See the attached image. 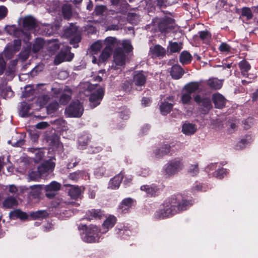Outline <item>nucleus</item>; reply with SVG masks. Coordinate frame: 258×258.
<instances>
[{
  "mask_svg": "<svg viewBox=\"0 0 258 258\" xmlns=\"http://www.w3.org/2000/svg\"><path fill=\"white\" fill-rule=\"evenodd\" d=\"M192 203L185 200L180 203L177 201L175 198H171L166 200L161 205L158 211L156 212V217L159 219H164L175 214L178 211L186 209V207Z\"/></svg>",
  "mask_w": 258,
  "mask_h": 258,
  "instance_id": "nucleus-1",
  "label": "nucleus"
},
{
  "mask_svg": "<svg viewBox=\"0 0 258 258\" xmlns=\"http://www.w3.org/2000/svg\"><path fill=\"white\" fill-rule=\"evenodd\" d=\"M18 22L20 26H22L23 31L14 26L9 27L8 31L10 34L16 37L21 38L24 42H27L30 39V32H32L36 26V20L32 17L28 16L20 18Z\"/></svg>",
  "mask_w": 258,
  "mask_h": 258,
  "instance_id": "nucleus-2",
  "label": "nucleus"
},
{
  "mask_svg": "<svg viewBox=\"0 0 258 258\" xmlns=\"http://www.w3.org/2000/svg\"><path fill=\"white\" fill-rule=\"evenodd\" d=\"M184 168L182 160L175 158L169 161L163 167V175L166 177H170L177 174Z\"/></svg>",
  "mask_w": 258,
  "mask_h": 258,
  "instance_id": "nucleus-3",
  "label": "nucleus"
},
{
  "mask_svg": "<svg viewBox=\"0 0 258 258\" xmlns=\"http://www.w3.org/2000/svg\"><path fill=\"white\" fill-rule=\"evenodd\" d=\"M81 228L84 230L82 233V238L86 242L92 243L98 242L99 240L101 230H99L98 227L95 225L86 226L82 225Z\"/></svg>",
  "mask_w": 258,
  "mask_h": 258,
  "instance_id": "nucleus-4",
  "label": "nucleus"
},
{
  "mask_svg": "<svg viewBox=\"0 0 258 258\" xmlns=\"http://www.w3.org/2000/svg\"><path fill=\"white\" fill-rule=\"evenodd\" d=\"M126 60V56L122 50L121 49H116L113 54V63L110 71L115 74L120 73L124 67Z\"/></svg>",
  "mask_w": 258,
  "mask_h": 258,
  "instance_id": "nucleus-5",
  "label": "nucleus"
},
{
  "mask_svg": "<svg viewBox=\"0 0 258 258\" xmlns=\"http://www.w3.org/2000/svg\"><path fill=\"white\" fill-rule=\"evenodd\" d=\"M61 184L55 181H52L49 184L46 185H38L35 186L33 189V192H36L39 194L40 190L44 189L46 192L45 195L48 198H53L60 189Z\"/></svg>",
  "mask_w": 258,
  "mask_h": 258,
  "instance_id": "nucleus-6",
  "label": "nucleus"
},
{
  "mask_svg": "<svg viewBox=\"0 0 258 258\" xmlns=\"http://www.w3.org/2000/svg\"><path fill=\"white\" fill-rule=\"evenodd\" d=\"M55 167V163L51 160L47 161L43 163L38 168V171L39 174L35 171H31L28 174V178L31 180H36L41 175L45 172L52 171Z\"/></svg>",
  "mask_w": 258,
  "mask_h": 258,
  "instance_id": "nucleus-7",
  "label": "nucleus"
},
{
  "mask_svg": "<svg viewBox=\"0 0 258 258\" xmlns=\"http://www.w3.org/2000/svg\"><path fill=\"white\" fill-rule=\"evenodd\" d=\"M84 108L78 100L73 102L66 108L65 113L69 117H79L83 112Z\"/></svg>",
  "mask_w": 258,
  "mask_h": 258,
  "instance_id": "nucleus-8",
  "label": "nucleus"
},
{
  "mask_svg": "<svg viewBox=\"0 0 258 258\" xmlns=\"http://www.w3.org/2000/svg\"><path fill=\"white\" fill-rule=\"evenodd\" d=\"M147 80V75L143 71L135 72L133 76L131 85L137 90L143 89Z\"/></svg>",
  "mask_w": 258,
  "mask_h": 258,
  "instance_id": "nucleus-9",
  "label": "nucleus"
},
{
  "mask_svg": "<svg viewBox=\"0 0 258 258\" xmlns=\"http://www.w3.org/2000/svg\"><path fill=\"white\" fill-rule=\"evenodd\" d=\"M74 57V54L70 52V49H66L62 50L55 57L54 63L58 65L64 61H71Z\"/></svg>",
  "mask_w": 258,
  "mask_h": 258,
  "instance_id": "nucleus-10",
  "label": "nucleus"
},
{
  "mask_svg": "<svg viewBox=\"0 0 258 258\" xmlns=\"http://www.w3.org/2000/svg\"><path fill=\"white\" fill-rule=\"evenodd\" d=\"M104 89L99 88L96 91L91 94L89 100L90 105L92 107H95L98 105L104 96Z\"/></svg>",
  "mask_w": 258,
  "mask_h": 258,
  "instance_id": "nucleus-11",
  "label": "nucleus"
},
{
  "mask_svg": "<svg viewBox=\"0 0 258 258\" xmlns=\"http://www.w3.org/2000/svg\"><path fill=\"white\" fill-rule=\"evenodd\" d=\"M21 45V40L20 39L15 40L13 44L9 45L4 51V55L7 59L12 57L14 53L20 49Z\"/></svg>",
  "mask_w": 258,
  "mask_h": 258,
  "instance_id": "nucleus-12",
  "label": "nucleus"
},
{
  "mask_svg": "<svg viewBox=\"0 0 258 258\" xmlns=\"http://www.w3.org/2000/svg\"><path fill=\"white\" fill-rule=\"evenodd\" d=\"M116 222V218L113 215L109 216L104 221L102 229L101 230V233L104 234L106 233L108 230L112 228L115 225Z\"/></svg>",
  "mask_w": 258,
  "mask_h": 258,
  "instance_id": "nucleus-13",
  "label": "nucleus"
},
{
  "mask_svg": "<svg viewBox=\"0 0 258 258\" xmlns=\"http://www.w3.org/2000/svg\"><path fill=\"white\" fill-rule=\"evenodd\" d=\"M197 130V126L194 123L186 122L182 125V132L186 136L194 134Z\"/></svg>",
  "mask_w": 258,
  "mask_h": 258,
  "instance_id": "nucleus-14",
  "label": "nucleus"
},
{
  "mask_svg": "<svg viewBox=\"0 0 258 258\" xmlns=\"http://www.w3.org/2000/svg\"><path fill=\"white\" fill-rule=\"evenodd\" d=\"M70 187L69 189V195L73 199L80 198L84 191V188L78 185H69Z\"/></svg>",
  "mask_w": 258,
  "mask_h": 258,
  "instance_id": "nucleus-15",
  "label": "nucleus"
},
{
  "mask_svg": "<svg viewBox=\"0 0 258 258\" xmlns=\"http://www.w3.org/2000/svg\"><path fill=\"white\" fill-rule=\"evenodd\" d=\"M105 48L112 51V50L119 45V41L115 37H108L104 40Z\"/></svg>",
  "mask_w": 258,
  "mask_h": 258,
  "instance_id": "nucleus-16",
  "label": "nucleus"
},
{
  "mask_svg": "<svg viewBox=\"0 0 258 258\" xmlns=\"http://www.w3.org/2000/svg\"><path fill=\"white\" fill-rule=\"evenodd\" d=\"M165 54V49L159 45L150 47V55H151L152 57L163 56Z\"/></svg>",
  "mask_w": 258,
  "mask_h": 258,
  "instance_id": "nucleus-17",
  "label": "nucleus"
},
{
  "mask_svg": "<svg viewBox=\"0 0 258 258\" xmlns=\"http://www.w3.org/2000/svg\"><path fill=\"white\" fill-rule=\"evenodd\" d=\"M133 204V199L130 198L124 199L120 203L119 207V209L121 213H127L128 211V209L132 207Z\"/></svg>",
  "mask_w": 258,
  "mask_h": 258,
  "instance_id": "nucleus-18",
  "label": "nucleus"
},
{
  "mask_svg": "<svg viewBox=\"0 0 258 258\" xmlns=\"http://www.w3.org/2000/svg\"><path fill=\"white\" fill-rule=\"evenodd\" d=\"M170 150V146L168 145H164L154 151V155L156 158H161L164 155L169 153Z\"/></svg>",
  "mask_w": 258,
  "mask_h": 258,
  "instance_id": "nucleus-19",
  "label": "nucleus"
},
{
  "mask_svg": "<svg viewBox=\"0 0 258 258\" xmlns=\"http://www.w3.org/2000/svg\"><path fill=\"white\" fill-rule=\"evenodd\" d=\"M123 176V175L121 173L115 176L110 180L108 184V188L111 189H116L118 188L122 179Z\"/></svg>",
  "mask_w": 258,
  "mask_h": 258,
  "instance_id": "nucleus-20",
  "label": "nucleus"
},
{
  "mask_svg": "<svg viewBox=\"0 0 258 258\" xmlns=\"http://www.w3.org/2000/svg\"><path fill=\"white\" fill-rule=\"evenodd\" d=\"M184 74V71L179 65L175 64L172 67L170 74L175 79L180 78Z\"/></svg>",
  "mask_w": 258,
  "mask_h": 258,
  "instance_id": "nucleus-21",
  "label": "nucleus"
},
{
  "mask_svg": "<svg viewBox=\"0 0 258 258\" xmlns=\"http://www.w3.org/2000/svg\"><path fill=\"white\" fill-rule=\"evenodd\" d=\"M141 189L150 196H155L159 191V189L155 185H143L141 187Z\"/></svg>",
  "mask_w": 258,
  "mask_h": 258,
  "instance_id": "nucleus-22",
  "label": "nucleus"
},
{
  "mask_svg": "<svg viewBox=\"0 0 258 258\" xmlns=\"http://www.w3.org/2000/svg\"><path fill=\"white\" fill-rule=\"evenodd\" d=\"M213 100L216 107L221 108L225 106V100L222 95L218 93L214 94Z\"/></svg>",
  "mask_w": 258,
  "mask_h": 258,
  "instance_id": "nucleus-23",
  "label": "nucleus"
},
{
  "mask_svg": "<svg viewBox=\"0 0 258 258\" xmlns=\"http://www.w3.org/2000/svg\"><path fill=\"white\" fill-rule=\"evenodd\" d=\"M10 217L13 219L19 218L22 220H25L28 218V215L27 214L22 212L20 210H16L11 212L10 213Z\"/></svg>",
  "mask_w": 258,
  "mask_h": 258,
  "instance_id": "nucleus-24",
  "label": "nucleus"
},
{
  "mask_svg": "<svg viewBox=\"0 0 258 258\" xmlns=\"http://www.w3.org/2000/svg\"><path fill=\"white\" fill-rule=\"evenodd\" d=\"M173 104L169 103V102L166 101L163 102L160 106L161 113L163 115H166L169 113L173 107Z\"/></svg>",
  "mask_w": 258,
  "mask_h": 258,
  "instance_id": "nucleus-25",
  "label": "nucleus"
},
{
  "mask_svg": "<svg viewBox=\"0 0 258 258\" xmlns=\"http://www.w3.org/2000/svg\"><path fill=\"white\" fill-rule=\"evenodd\" d=\"M200 83L199 82H194L188 83L184 87V91L189 94L195 92L199 90Z\"/></svg>",
  "mask_w": 258,
  "mask_h": 258,
  "instance_id": "nucleus-26",
  "label": "nucleus"
},
{
  "mask_svg": "<svg viewBox=\"0 0 258 258\" xmlns=\"http://www.w3.org/2000/svg\"><path fill=\"white\" fill-rule=\"evenodd\" d=\"M209 86L214 89H219L222 86V81L217 78H211L207 82Z\"/></svg>",
  "mask_w": 258,
  "mask_h": 258,
  "instance_id": "nucleus-27",
  "label": "nucleus"
},
{
  "mask_svg": "<svg viewBox=\"0 0 258 258\" xmlns=\"http://www.w3.org/2000/svg\"><path fill=\"white\" fill-rule=\"evenodd\" d=\"M87 214L89 216L88 218L89 220L92 219L93 218L100 219L104 216V213L102 211L95 209L89 211Z\"/></svg>",
  "mask_w": 258,
  "mask_h": 258,
  "instance_id": "nucleus-28",
  "label": "nucleus"
},
{
  "mask_svg": "<svg viewBox=\"0 0 258 258\" xmlns=\"http://www.w3.org/2000/svg\"><path fill=\"white\" fill-rule=\"evenodd\" d=\"M18 205V201L13 197H9L7 198L3 202V206L5 208H12Z\"/></svg>",
  "mask_w": 258,
  "mask_h": 258,
  "instance_id": "nucleus-29",
  "label": "nucleus"
},
{
  "mask_svg": "<svg viewBox=\"0 0 258 258\" xmlns=\"http://www.w3.org/2000/svg\"><path fill=\"white\" fill-rule=\"evenodd\" d=\"M30 159L28 157L22 159L19 163L18 169L21 173H24L28 168Z\"/></svg>",
  "mask_w": 258,
  "mask_h": 258,
  "instance_id": "nucleus-30",
  "label": "nucleus"
},
{
  "mask_svg": "<svg viewBox=\"0 0 258 258\" xmlns=\"http://www.w3.org/2000/svg\"><path fill=\"white\" fill-rule=\"evenodd\" d=\"M239 67L241 71V73L243 76H247V72L250 69V64L245 60H242L239 63Z\"/></svg>",
  "mask_w": 258,
  "mask_h": 258,
  "instance_id": "nucleus-31",
  "label": "nucleus"
},
{
  "mask_svg": "<svg viewBox=\"0 0 258 258\" xmlns=\"http://www.w3.org/2000/svg\"><path fill=\"white\" fill-rule=\"evenodd\" d=\"M30 106L26 102H22L21 104L19 114L22 117H26L28 115Z\"/></svg>",
  "mask_w": 258,
  "mask_h": 258,
  "instance_id": "nucleus-32",
  "label": "nucleus"
},
{
  "mask_svg": "<svg viewBox=\"0 0 258 258\" xmlns=\"http://www.w3.org/2000/svg\"><path fill=\"white\" fill-rule=\"evenodd\" d=\"M85 173V172L84 171H77L70 173L68 176V178L70 180L76 181L82 177Z\"/></svg>",
  "mask_w": 258,
  "mask_h": 258,
  "instance_id": "nucleus-33",
  "label": "nucleus"
},
{
  "mask_svg": "<svg viewBox=\"0 0 258 258\" xmlns=\"http://www.w3.org/2000/svg\"><path fill=\"white\" fill-rule=\"evenodd\" d=\"M44 44V42L42 39H36L33 44V51L34 52L39 51L43 47Z\"/></svg>",
  "mask_w": 258,
  "mask_h": 258,
  "instance_id": "nucleus-34",
  "label": "nucleus"
},
{
  "mask_svg": "<svg viewBox=\"0 0 258 258\" xmlns=\"http://www.w3.org/2000/svg\"><path fill=\"white\" fill-rule=\"evenodd\" d=\"M191 59V56L187 51L182 52L180 56V61L182 63L186 64L189 63Z\"/></svg>",
  "mask_w": 258,
  "mask_h": 258,
  "instance_id": "nucleus-35",
  "label": "nucleus"
},
{
  "mask_svg": "<svg viewBox=\"0 0 258 258\" xmlns=\"http://www.w3.org/2000/svg\"><path fill=\"white\" fill-rule=\"evenodd\" d=\"M89 141V137L87 135L80 137L78 140V148L81 150H83L85 149V147L87 145Z\"/></svg>",
  "mask_w": 258,
  "mask_h": 258,
  "instance_id": "nucleus-36",
  "label": "nucleus"
},
{
  "mask_svg": "<svg viewBox=\"0 0 258 258\" xmlns=\"http://www.w3.org/2000/svg\"><path fill=\"white\" fill-rule=\"evenodd\" d=\"M62 14L66 19H69L72 16L71 7L70 5L66 4L62 8Z\"/></svg>",
  "mask_w": 258,
  "mask_h": 258,
  "instance_id": "nucleus-37",
  "label": "nucleus"
},
{
  "mask_svg": "<svg viewBox=\"0 0 258 258\" xmlns=\"http://www.w3.org/2000/svg\"><path fill=\"white\" fill-rule=\"evenodd\" d=\"M169 20L167 19H163L159 24V29L162 32H166L170 28Z\"/></svg>",
  "mask_w": 258,
  "mask_h": 258,
  "instance_id": "nucleus-38",
  "label": "nucleus"
},
{
  "mask_svg": "<svg viewBox=\"0 0 258 258\" xmlns=\"http://www.w3.org/2000/svg\"><path fill=\"white\" fill-rule=\"evenodd\" d=\"M47 215V213L45 211L40 210L37 211L36 212H32L30 213V216L33 219H39L43 218L46 217Z\"/></svg>",
  "mask_w": 258,
  "mask_h": 258,
  "instance_id": "nucleus-39",
  "label": "nucleus"
},
{
  "mask_svg": "<svg viewBox=\"0 0 258 258\" xmlns=\"http://www.w3.org/2000/svg\"><path fill=\"white\" fill-rule=\"evenodd\" d=\"M48 48L50 51L54 52L59 48V44L56 40H51L48 42Z\"/></svg>",
  "mask_w": 258,
  "mask_h": 258,
  "instance_id": "nucleus-40",
  "label": "nucleus"
},
{
  "mask_svg": "<svg viewBox=\"0 0 258 258\" xmlns=\"http://www.w3.org/2000/svg\"><path fill=\"white\" fill-rule=\"evenodd\" d=\"M49 98L48 95H41L37 98L36 103L40 107L43 106L47 103Z\"/></svg>",
  "mask_w": 258,
  "mask_h": 258,
  "instance_id": "nucleus-41",
  "label": "nucleus"
},
{
  "mask_svg": "<svg viewBox=\"0 0 258 258\" xmlns=\"http://www.w3.org/2000/svg\"><path fill=\"white\" fill-rule=\"evenodd\" d=\"M127 20L133 24H137L140 21V17L136 14L130 13L127 16Z\"/></svg>",
  "mask_w": 258,
  "mask_h": 258,
  "instance_id": "nucleus-42",
  "label": "nucleus"
},
{
  "mask_svg": "<svg viewBox=\"0 0 258 258\" xmlns=\"http://www.w3.org/2000/svg\"><path fill=\"white\" fill-rule=\"evenodd\" d=\"M102 47V42L100 40H98L94 43L91 46V50L93 54H96L98 53Z\"/></svg>",
  "mask_w": 258,
  "mask_h": 258,
  "instance_id": "nucleus-43",
  "label": "nucleus"
},
{
  "mask_svg": "<svg viewBox=\"0 0 258 258\" xmlns=\"http://www.w3.org/2000/svg\"><path fill=\"white\" fill-rule=\"evenodd\" d=\"M181 100L183 104H189L191 100V94L184 91L182 93Z\"/></svg>",
  "mask_w": 258,
  "mask_h": 258,
  "instance_id": "nucleus-44",
  "label": "nucleus"
},
{
  "mask_svg": "<svg viewBox=\"0 0 258 258\" xmlns=\"http://www.w3.org/2000/svg\"><path fill=\"white\" fill-rule=\"evenodd\" d=\"M182 48V44L177 42H171L169 45V50L172 52H176Z\"/></svg>",
  "mask_w": 258,
  "mask_h": 258,
  "instance_id": "nucleus-45",
  "label": "nucleus"
},
{
  "mask_svg": "<svg viewBox=\"0 0 258 258\" xmlns=\"http://www.w3.org/2000/svg\"><path fill=\"white\" fill-rule=\"evenodd\" d=\"M111 52L110 50L104 48L99 56V61L101 62L106 60L109 57Z\"/></svg>",
  "mask_w": 258,
  "mask_h": 258,
  "instance_id": "nucleus-46",
  "label": "nucleus"
},
{
  "mask_svg": "<svg viewBox=\"0 0 258 258\" xmlns=\"http://www.w3.org/2000/svg\"><path fill=\"white\" fill-rule=\"evenodd\" d=\"M2 96L5 98H9L13 96V92L10 87L7 86L2 91Z\"/></svg>",
  "mask_w": 258,
  "mask_h": 258,
  "instance_id": "nucleus-47",
  "label": "nucleus"
},
{
  "mask_svg": "<svg viewBox=\"0 0 258 258\" xmlns=\"http://www.w3.org/2000/svg\"><path fill=\"white\" fill-rule=\"evenodd\" d=\"M199 172L198 165L197 164L191 165L188 169V172L191 176H196Z\"/></svg>",
  "mask_w": 258,
  "mask_h": 258,
  "instance_id": "nucleus-48",
  "label": "nucleus"
},
{
  "mask_svg": "<svg viewBox=\"0 0 258 258\" xmlns=\"http://www.w3.org/2000/svg\"><path fill=\"white\" fill-rule=\"evenodd\" d=\"M58 108V104L57 102H53L50 103L47 107V112L48 113H52L55 111Z\"/></svg>",
  "mask_w": 258,
  "mask_h": 258,
  "instance_id": "nucleus-49",
  "label": "nucleus"
},
{
  "mask_svg": "<svg viewBox=\"0 0 258 258\" xmlns=\"http://www.w3.org/2000/svg\"><path fill=\"white\" fill-rule=\"evenodd\" d=\"M227 174V171L226 169L222 168L217 170L214 173V176L216 177L221 179L224 177Z\"/></svg>",
  "mask_w": 258,
  "mask_h": 258,
  "instance_id": "nucleus-50",
  "label": "nucleus"
},
{
  "mask_svg": "<svg viewBox=\"0 0 258 258\" xmlns=\"http://www.w3.org/2000/svg\"><path fill=\"white\" fill-rule=\"evenodd\" d=\"M199 34L200 38L205 42H208L211 36L208 31H201Z\"/></svg>",
  "mask_w": 258,
  "mask_h": 258,
  "instance_id": "nucleus-51",
  "label": "nucleus"
},
{
  "mask_svg": "<svg viewBox=\"0 0 258 258\" xmlns=\"http://www.w3.org/2000/svg\"><path fill=\"white\" fill-rule=\"evenodd\" d=\"M71 99V93L69 92L67 94H63L61 96L60 102L62 104H67Z\"/></svg>",
  "mask_w": 258,
  "mask_h": 258,
  "instance_id": "nucleus-52",
  "label": "nucleus"
},
{
  "mask_svg": "<svg viewBox=\"0 0 258 258\" xmlns=\"http://www.w3.org/2000/svg\"><path fill=\"white\" fill-rule=\"evenodd\" d=\"M30 51V46H28L25 49L23 50L20 54V57L25 60L28 58Z\"/></svg>",
  "mask_w": 258,
  "mask_h": 258,
  "instance_id": "nucleus-53",
  "label": "nucleus"
},
{
  "mask_svg": "<svg viewBox=\"0 0 258 258\" xmlns=\"http://www.w3.org/2000/svg\"><path fill=\"white\" fill-rule=\"evenodd\" d=\"M242 15L246 17L247 19H250L252 17L251 11L248 8H243L242 9Z\"/></svg>",
  "mask_w": 258,
  "mask_h": 258,
  "instance_id": "nucleus-54",
  "label": "nucleus"
},
{
  "mask_svg": "<svg viewBox=\"0 0 258 258\" xmlns=\"http://www.w3.org/2000/svg\"><path fill=\"white\" fill-rule=\"evenodd\" d=\"M32 150L36 151L37 152L36 153V156H35V162H39L44 157V153L42 151H40V150L37 151V150H35V149H30V151H32Z\"/></svg>",
  "mask_w": 258,
  "mask_h": 258,
  "instance_id": "nucleus-55",
  "label": "nucleus"
},
{
  "mask_svg": "<svg viewBox=\"0 0 258 258\" xmlns=\"http://www.w3.org/2000/svg\"><path fill=\"white\" fill-rule=\"evenodd\" d=\"M106 78V75L105 72L104 70L101 71L99 72V75L94 78V80L97 82H100L103 79Z\"/></svg>",
  "mask_w": 258,
  "mask_h": 258,
  "instance_id": "nucleus-56",
  "label": "nucleus"
},
{
  "mask_svg": "<svg viewBox=\"0 0 258 258\" xmlns=\"http://www.w3.org/2000/svg\"><path fill=\"white\" fill-rule=\"evenodd\" d=\"M201 104L207 110L210 109L212 107L210 99L208 98H204Z\"/></svg>",
  "mask_w": 258,
  "mask_h": 258,
  "instance_id": "nucleus-57",
  "label": "nucleus"
},
{
  "mask_svg": "<svg viewBox=\"0 0 258 258\" xmlns=\"http://www.w3.org/2000/svg\"><path fill=\"white\" fill-rule=\"evenodd\" d=\"M122 46L124 49L127 51H130L132 50L133 47L131 44V42L128 40H124L122 42Z\"/></svg>",
  "mask_w": 258,
  "mask_h": 258,
  "instance_id": "nucleus-58",
  "label": "nucleus"
},
{
  "mask_svg": "<svg viewBox=\"0 0 258 258\" xmlns=\"http://www.w3.org/2000/svg\"><path fill=\"white\" fill-rule=\"evenodd\" d=\"M82 87L85 89V91H91L95 88L94 85L86 82L82 85Z\"/></svg>",
  "mask_w": 258,
  "mask_h": 258,
  "instance_id": "nucleus-59",
  "label": "nucleus"
},
{
  "mask_svg": "<svg viewBox=\"0 0 258 258\" xmlns=\"http://www.w3.org/2000/svg\"><path fill=\"white\" fill-rule=\"evenodd\" d=\"M105 172V169L103 167H101L96 169L95 174L97 177H100L103 175Z\"/></svg>",
  "mask_w": 258,
  "mask_h": 258,
  "instance_id": "nucleus-60",
  "label": "nucleus"
},
{
  "mask_svg": "<svg viewBox=\"0 0 258 258\" xmlns=\"http://www.w3.org/2000/svg\"><path fill=\"white\" fill-rule=\"evenodd\" d=\"M246 140L245 139L241 140L240 142H239L236 146V149L237 150L242 149L244 148H245V145L246 144Z\"/></svg>",
  "mask_w": 258,
  "mask_h": 258,
  "instance_id": "nucleus-61",
  "label": "nucleus"
},
{
  "mask_svg": "<svg viewBox=\"0 0 258 258\" xmlns=\"http://www.w3.org/2000/svg\"><path fill=\"white\" fill-rule=\"evenodd\" d=\"M105 8L103 6H98L95 8V13L97 15H100L105 11Z\"/></svg>",
  "mask_w": 258,
  "mask_h": 258,
  "instance_id": "nucleus-62",
  "label": "nucleus"
},
{
  "mask_svg": "<svg viewBox=\"0 0 258 258\" xmlns=\"http://www.w3.org/2000/svg\"><path fill=\"white\" fill-rule=\"evenodd\" d=\"M230 48V46L225 43H222L219 46L220 51L222 52H229Z\"/></svg>",
  "mask_w": 258,
  "mask_h": 258,
  "instance_id": "nucleus-63",
  "label": "nucleus"
},
{
  "mask_svg": "<svg viewBox=\"0 0 258 258\" xmlns=\"http://www.w3.org/2000/svg\"><path fill=\"white\" fill-rule=\"evenodd\" d=\"M7 14V8L4 6H0V20L5 17Z\"/></svg>",
  "mask_w": 258,
  "mask_h": 258,
  "instance_id": "nucleus-64",
  "label": "nucleus"
}]
</instances>
